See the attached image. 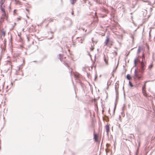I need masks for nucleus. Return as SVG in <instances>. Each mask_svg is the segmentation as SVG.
Here are the masks:
<instances>
[{
  "label": "nucleus",
  "instance_id": "nucleus-1",
  "mask_svg": "<svg viewBox=\"0 0 155 155\" xmlns=\"http://www.w3.org/2000/svg\"><path fill=\"white\" fill-rule=\"evenodd\" d=\"M140 64L141 65L139 71L140 72L143 73L145 69V64L143 60L142 61V62Z\"/></svg>",
  "mask_w": 155,
  "mask_h": 155
},
{
  "label": "nucleus",
  "instance_id": "nucleus-2",
  "mask_svg": "<svg viewBox=\"0 0 155 155\" xmlns=\"http://www.w3.org/2000/svg\"><path fill=\"white\" fill-rule=\"evenodd\" d=\"M1 8L2 11V15L4 16V18L7 19V16L6 15V13L5 12L4 8H2V6H1Z\"/></svg>",
  "mask_w": 155,
  "mask_h": 155
},
{
  "label": "nucleus",
  "instance_id": "nucleus-3",
  "mask_svg": "<svg viewBox=\"0 0 155 155\" xmlns=\"http://www.w3.org/2000/svg\"><path fill=\"white\" fill-rule=\"evenodd\" d=\"M142 92L144 96H145V82L142 88Z\"/></svg>",
  "mask_w": 155,
  "mask_h": 155
},
{
  "label": "nucleus",
  "instance_id": "nucleus-4",
  "mask_svg": "<svg viewBox=\"0 0 155 155\" xmlns=\"http://www.w3.org/2000/svg\"><path fill=\"white\" fill-rule=\"evenodd\" d=\"M109 41V38L108 36H107L106 37V41L105 42V45H108V43Z\"/></svg>",
  "mask_w": 155,
  "mask_h": 155
},
{
  "label": "nucleus",
  "instance_id": "nucleus-5",
  "mask_svg": "<svg viewBox=\"0 0 155 155\" xmlns=\"http://www.w3.org/2000/svg\"><path fill=\"white\" fill-rule=\"evenodd\" d=\"M104 61H105L106 64L107 65L108 64L107 57L104 55Z\"/></svg>",
  "mask_w": 155,
  "mask_h": 155
},
{
  "label": "nucleus",
  "instance_id": "nucleus-6",
  "mask_svg": "<svg viewBox=\"0 0 155 155\" xmlns=\"http://www.w3.org/2000/svg\"><path fill=\"white\" fill-rule=\"evenodd\" d=\"M119 81H117L115 84V90H118V88L119 87Z\"/></svg>",
  "mask_w": 155,
  "mask_h": 155
},
{
  "label": "nucleus",
  "instance_id": "nucleus-7",
  "mask_svg": "<svg viewBox=\"0 0 155 155\" xmlns=\"http://www.w3.org/2000/svg\"><path fill=\"white\" fill-rule=\"evenodd\" d=\"M106 132H107V134H108L109 131H110L109 126L108 125H107L106 126Z\"/></svg>",
  "mask_w": 155,
  "mask_h": 155
},
{
  "label": "nucleus",
  "instance_id": "nucleus-8",
  "mask_svg": "<svg viewBox=\"0 0 155 155\" xmlns=\"http://www.w3.org/2000/svg\"><path fill=\"white\" fill-rule=\"evenodd\" d=\"M98 136L96 134H94V139L96 142H97L98 141Z\"/></svg>",
  "mask_w": 155,
  "mask_h": 155
},
{
  "label": "nucleus",
  "instance_id": "nucleus-9",
  "mask_svg": "<svg viewBox=\"0 0 155 155\" xmlns=\"http://www.w3.org/2000/svg\"><path fill=\"white\" fill-rule=\"evenodd\" d=\"M5 31H2V35L1 36V38L2 39H3V38L4 37L5 35Z\"/></svg>",
  "mask_w": 155,
  "mask_h": 155
},
{
  "label": "nucleus",
  "instance_id": "nucleus-10",
  "mask_svg": "<svg viewBox=\"0 0 155 155\" xmlns=\"http://www.w3.org/2000/svg\"><path fill=\"white\" fill-rule=\"evenodd\" d=\"M134 76L136 78H138V73L137 71L136 70L134 72Z\"/></svg>",
  "mask_w": 155,
  "mask_h": 155
},
{
  "label": "nucleus",
  "instance_id": "nucleus-11",
  "mask_svg": "<svg viewBox=\"0 0 155 155\" xmlns=\"http://www.w3.org/2000/svg\"><path fill=\"white\" fill-rule=\"evenodd\" d=\"M138 61V60L137 58H136L134 60V64L135 66H136L137 64V62Z\"/></svg>",
  "mask_w": 155,
  "mask_h": 155
},
{
  "label": "nucleus",
  "instance_id": "nucleus-12",
  "mask_svg": "<svg viewBox=\"0 0 155 155\" xmlns=\"http://www.w3.org/2000/svg\"><path fill=\"white\" fill-rule=\"evenodd\" d=\"M149 75L151 76L150 78L152 79L153 78V74L151 71L149 72L148 73Z\"/></svg>",
  "mask_w": 155,
  "mask_h": 155
},
{
  "label": "nucleus",
  "instance_id": "nucleus-13",
  "mask_svg": "<svg viewBox=\"0 0 155 155\" xmlns=\"http://www.w3.org/2000/svg\"><path fill=\"white\" fill-rule=\"evenodd\" d=\"M142 47H139L137 51V53L139 54L140 53V51L142 50Z\"/></svg>",
  "mask_w": 155,
  "mask_h": 155
},
{
  "label": "nucleus",
  "instance_id": "nucleus-14",
  "mask_svg": "<svg viewBox=\"0 0 155 155\" xmlns=\"http://www.w3.org/2000/svg\"><path fill=\"white\" fill-rule=\"evenodd\" d=\"M70 1L71 4L73 5L76 2V0H70Z\"/></svg>",
  "mask_w": 155,
  "mask_h": 155
},
{
  "label": "nucleus",
  "instance_id": "nucleus-15",
  "mask_svg": "<svg viewBox=\"0 0 155 155\" xmlns=\"http://www.w3.org/2000/svg\"><path fill=\"white\" fill-rule=\"evenodd\" d=\"M127 78L128 80H130L131 78V77L129 74H128L127 76Z\"/></svg>",
  "mask_w": 155,
  "mask_h": 155
},
{
  "label": "nucleus",
  "instance_id": "nucleus-16",
  "mask_svg": "<svg viewBox=\"0 0 155 155\" xmlns=\"http://www.w3.org/2000/svg\"><path fill=\"white\" fill-rule=\"evenodd\" d=\"M59 59L61 61H62L63 58H62V55L61 54H59Z\"/></svg>",
  "mask_w": 155,
  "mask_h": 155
},
{
  "label": "nucleus",
  "instance_id": "nucleus-17",
  "mask_svg": "<svg viewBox=\"0 0 155 155\" xmlns=\"http://www.w3.org/2000/svg\"><path fill=\"white\" fill-rule=\"evenodd\" d=\"M129 84L130 86L132 87L133 86L132 83L130 81H129Z\"/></svg>",
  "mask_w": 155,
  "mask_h": 155
},
{
  "label": "nucleus",
  "instance_id": "nucleus-18",
  "mask_svg": "<svg viewBox=\"0 0 155 155\" xmlns=\"http://www.w3.org/2000/svg\"><path fill=\"white\" fill-rule=\"evenodd\" d=\"M116 91V97L117 98V96H118V90H115Z\"/></svg>",
  "mask_w": 155,
  "mask_h": 155
},
{
  "label": "nucleus",
  "instance_id": "nucleus-19",
  "mask_svg": "<svg viewBox=\"0 0 155 155\" xmlns=\"http://www.w3.org/2000/svg\"><path fill=\"white\" fill-rule=\"evenodd\" d=\"M5 0H2L1 2H0V3L1 4V6H2V5L3 4Z\"/></svg>",
  "mask_w": 155,
  "mask_h": 155
},
{
  "label": "nucleus",
  "instance_id": "nucleus-20",
  "mask_svg": "<svg viewBox=\"0 0 155 155\" xmlns=\"http://www.w3.org/2000/svg\"><path fill=\"white\" fill-rule=\"evenodd\" d=\"M153 67V65L152 64H150L148 68L149 69H151Z\"/></svg>",
  "mask_w": 155,
  "mask_h": 155
},
{
  "label": "nucleus",
  "instance_id": "nucleus-21",
  "mask_svg": "<svg viewBox=\"0 0 155 155\" xmlns=\"http://www.w3.org/2000/svg\"><path fill=\"white\" fill-rule=\"evenodd\" d=\"M151 31V30H150L149 31V38H150L151 36V34H150V32Z\"/></svg>",
  "mask_w": 155,
  "mask_h": 155
},
{
  "label": "nucleus",
  "instance_id": "nucleus-22",
  "mask_svg": "<svg viewBox=\"0 0 155 155\" xmlns=\"http://www.w3.org/2000/svg\"><path fill=\"white\" fill-rule=\"evenodd\" d=\"M134 137V135H130V136H129L128 137L129 138H133V137Z\"/></svg>",
  "mask_w": 155,
  "mask_h": 155
},
{
  "label": "nucleus",
  "instance_id": "nucleus-23",
  "mask_svg": "<svg viewBox=\"0 0 155 155\" xmlns=\"http://www.w3.org/2000/svg\"><path fill=\"white\" fill-rule=\"evenodd\" d=\"M146 48L149 49V47L148 46V45H147V43H146Z\"/></svg>",
  "mask_w": 155,
  "mask_h": 155
},
{
  "label": "nucleus",
  "instance_id": "nucleus-24",
  "mask_svg": "<svg viewBox=\"0 0 155 155\" xmlns=\"http://www.w3.org/2000/svg\"><path fill=\"white\" fill-rule=\"evenodd\" d=\"M71 14L73 15H74V12L73 11H72V12H71Z\"/></svg>",
  "mask_w": 155,
  "mask_h": 155
},
{
  "label": "nucleus",
  "instance_id": "nucleus-25",
  "mask_svg": "<svg viewBox=\"0 0 155 155\" xmlns=\"http://www.w3.org/2000/svg\"><path fill=\"white\" fill-rule=\"evenodd\" d=\"M117 66L116 67V68L115 69H114V70H113V71H115L116 69L117 68Z\"/></svg>",
  "mask_w": 155,
  "mask_h": 155
},
{
  "label": "nucleus",
  "instance_id": "nucleus-26",
  "mask_svg": "<svg viewBox=\"0 0 155 155\" xmlns=\"http://www.w3.org/2000/svg\"><path fill=\"white\" fill-rule=\"evenodd\" d=\"M94 49V48H91V51H93V50Z\"/></svg>",
  "mask_w": 155,
  "mask_h": 155
},
{
  "label": "nucleus",
  "instance_id": "nucleus-27",
  "mask_svg": "<svg viewBox=\"0 0 155 155\" xmlns=\"http://www.w3.org/2000/svg\"><path fill=\"white\" fill-rule=\"evenodd\" d=\"M75 77L77 78H78V76H76V75H75Z\"/></svg>",
  "mask_w": 155,
  "mask_h": 155
},
{
  "label": "nucleus",
  "instance_id": "nucleus-28",
  "mask_svg": "<svg viewBox=\"0 0 155 155\" xmlns=\"http://www.w3.org/2000/svg\"><path fill=\"white\" fill-rule=\"evenodd\" d=\"M154 80H155V78L153 80H151L150 81H153Z\"/></svg>",
  "mask_w": 155,
  "mask_h": 155
},
{
  "label": "nucleus",
  "instance_id": "nucleus-29",
  "mask_svg": "<svg viewBox=\"0 0 155 155\" xmlns=\"http://www.w3.org/2000/svg\"><path fill=\"white\" fill-rule=\"evenodd\" d=\"M27 39H28V41H29V39L28 38V37H27Z\"/></svg>",
  "mask_w": 155,
  "mask_h": 155
},
{
  "label": "nucleus",
  "instance_id": "nucleus-30",
  "mask_svg": "<svg viewBox=\"0 0 155 155\" xmlns=\"http://www.w3.org/2000/svg\"><path fill=\"white\" fill-rule=\"evenodd\" d=\"M18 20H20V18H18Z\"/></svg>",
  "mask_w": 155,
  "mask_h": 155
},
{
  "label": "nucleus",
  "instance_id": "nucleus-31",
  "mask_svg": "<svg viewBox=\"0 0 155 155\" xmlns=\"http://www.w3.org/2000/svg\"><path fill=\"white\" fill-rule=\"evenodd\" d=\"M53 37V35H52V37H51V38H52V37Z\"/></svg>",
  "mask_w": 155,
  "mask_h": 155
},
{
  "label": "nucleus",
  "instance_id": "nucleus-32",
  "mask_svg": "<svg viewBox=\"0 0 155 155\" xmlns=\"http://www.w3.org/2000/svg\"><path fill=\"white\" fill-rule=\"evenodd\" d=\"M148 18H149V17L150 16V15H148Z\"/></svg>",
  "mask_w": 155,
  "mask_h": 155
},
{
  "label": "nucleus",
  "instance_id": "nucleus-33",
  "mask_svg": "<svg viewBox=\"0 0 155 155\" xmlns=\"http://www.w3.org/2000/svg\"><path fill=\"white\" fill-rule=\"evenodd\" d=\"M51 33H52H52H53V32H52V31H51Z\"/></svg>",
  "mask_w": 155,
  "mask_h": 155
},
{
  "label": "nucleus",
  "instance_id": "nucleus-34",
  "mask_svg": "<svg viewBox=\"0 0 155 155\" xmlns=\"http://www.w3.org/2000/svg\"><path fill=\"white\" fill-rule=\"evenodd\" d=\"M146 97H147V94H146Z\"/></svg>",
  "mask_w": 155,
  "mask_h": 155
},
{
  "label": "nucleus",
  "instance_id": "nucleus-35",
  "mask_svg": "<svg viewBox=\"0 0 155 155\" xmlns=\"http://www.w3.org/2000/svg\"><path fill=\"white\" fill-rule=\"evenodd\" d=\"M147 82H148V81H146V83H147Z\"/></svg>",
  "mask_w": 155,
  "mask_h": 155
},
{
  "label": "nucleus",
  "instance_id": "nucleus-36",
  "mask_svg": "<svg viewBox=\"0 0 155 155\" xmlns=\"http://www.w3.org/2000/svg\"><path fill=\"white\" fill-rule=\"evenodd\" d=\"M8 62H10V61H8Z\"/></svg>",
  "mask_w": 155,
  "mask_h": 155
}]
</instances>
